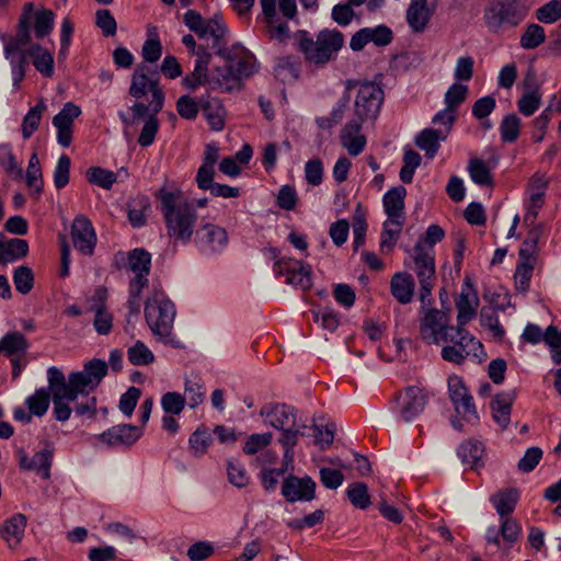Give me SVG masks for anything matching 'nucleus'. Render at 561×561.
I'll return each mask as SVG.
<instances>
[{
  "instance_id": "nucleus-51",
  "label": "nucleus",
  "mask_w": 561,
  "mask_h": 561,
  "mask_svg": "<svg viewBox=\"0 0 561 561\" xmlns=\"http://www.w3.org/2000/svg\"><path fill=\"white\" fill-rule=\"evenodd\" d=\"M127 357L135 366H147L154 362L153 353L141 341H137L127 350Z\"/></svg>"
},
{
  "instance_id": "nucleus-44",
  "label": "nucleus",
  "mask_w": 561,
  "mask_h": 561,
  "mask_svg": "<svg viewBox=\"0 0 561 561\" xmlns=\"http://www.w3.org/2000/svg\"><path fill=\"white\" fill-rule=\"evenodd\" d=\"M522 121L520 118L512 113L503 117L499 130L503 142L513 144L515 142L520 134Z\"/></svg>"
},
{
  "instance_id": "nucleus-13",
  "label": "nucleus",
  "mask_w": 561,
  "mask_h": 561,
  "mask_svg": "<svg viewBox=\"0 0 561 561\" xmlns=\"http://www.w3.org/2000/svg\"><path fill=\"white\" fill-rule=\"evenodd\" d=\"M448 390L456 412L467 422L478 421L473 398L459 377L454 376L448 379Z\"/></svg>"
},
{
  "instance_id": "nucleus-31",
  "label": "nucleus",
  "mask_w": 561,
  "mask_h": 561,
  "mask_svg": "<svg viewBox=\"0 0 561 561\" xmlns=\"http://www.w3.org/2000/svg\"><path fill=\"white\" fill-rule=\"evenodd\" d=\"M28 244L23 239L7 240L0 232V263H9L27 255Z\"/></svg>"
},
{
  "instance_id": "nucleus-64",
  "label": "nucleus",
  "mask_w": 561,
  "mask_h": 561,
  "mask_svg": "<svg viewBox=\"0 0 561 561\" xmlns=\"http://www.w3.org/2000/svg\"><path fill=\"white\" fill-rule=\"evenodd\" d=\"M324 168L319 158L308 160L305 164V179L308 184L318 186L323 181Z\"/></svg>"
},
{
  "instance_id": "nucleus-30",
  "label": "nucleus",
  "mask_w": 561,
  "mask_h": 561,
  "mask_svg": "<svg viewBox=\"0 0 561 561\" xmlns=\"http://www.w3.org/2000/svg\"><path fill=\"white\" fill-rule=\"evenodd\" d=\"M26 517L23 514H15L7 519L0 527V535L10 548L16 547L25 531Z\"/></svg>"
},
{
  "instance_id": "nucleus-52",
  "label": "nucleus",
  "mask_w": 561,
  "mask_h": 561,
  "mask_svg": "<svg viewBox=\"0 0 561 561\" xmlns=\"http://www.w3.org/2000/svg\"><path fill=\"white\" fill-rule=\"evenodd\" d=\"M85 176L91 184L105 190H110L117 180L116 173L100 167H92L88 169Z\"/></svg>"
},
{
  "instance_id": "nucleus-61",
  "label": "nucleus",
  "mask_w": 561,
  "mask_h": 561,
  "mask_svg": "<svg viewBox=\"0 0 561 561\" xmlns=\"http://www.w3.org/2000/svg\"><path fill=\"white\" fill-rule=\"evenodd\" d=\"M210 442L211 436L206 430H196L188 439L190 449L194 456L199 457L206 453Z\"/></svg>"
},
{
  "instance_id": "nucleus-29",
  "label": "nucleus",
  "mask_w": 561,
  "mask_h": 561,
  "mask_svg": "<svg viewBox=\"0 0 561 561\" xmlns=\"http://www.w3.org/2000/svg\"><path fill=\"white\" fill-rule=\"evenodd\" d=\"M447 138V131L442 129L425 128L415 137V145L433 159L440 147L439 142Z\"/></svg>"
},
{
  "instance_id": "nucleus-21",
  "label": "nucleus",
  "mask_w": 561,
  "mask_h": 561,
  "mask_svg": "<svg viewBox=\"0 0 561 561\" xmlns=\"http://www.w3.org/2000/svg\"><path fill=\"white\" fill-rule=\"evenodd\" d=\"M164 104V93L160 91H156L153 93L152 100V113H150L146 119L145 124L141 128L140 135L138 137V144L141 147H149L153 144L156 136L159 130V119L157 118L158 113H160L163 108Z\"/></svg>"
},
{
  "instance_id": "nucleus-42",
  "label": "nucleus",
  "mask_w": 561,
  "mask_h": 561,
  "mask_svg": "<svg viewBox=\"0 0 561 561\" xmlns=\"http://www.w3.org/2000/svg\"><path fill=\"white\" fill-rule=\"evenodd\" d=\"M500 531L503 541V550H510L522 535L520 524L511 516L500 518Z\"/></svg>"
},
{
  "instance_id": "nucleus-60",
  "label": "nucleus",
  "mask_w": 561,
  "mask_h": 561,
  "mask_svg": "<svg viewBox=\"0 0 561 561\" xmlns=\"http://www.w3.org/2000/svg\"><path fill=\"white\" fill-rule=\"evenodd\" d=\"M185 403V398L179 392H167L161 398V407L165 414H181Z\"/></svg>"
},
{
  "instance_id": "nucleus-1",
  "label": "nucleus",
  "mask_w": 561,
  "mask_h": 561,
  "mask_svg": "<svg viewBox=\"0 0 561 561\" xmlns=\"http://www.w3.org/2000/svg\"><path fill=\"white\" fill-rule=\"evenodd\" d=\"M161 213L167 233L173 244H187L192 241L197 221L195 206L179 191L159 192Z\"/></svg>"
},
{
  "instance_id": "nucleus-58",
  "label": "nucleus",
  "mask_w": 561,
  "mask_h": 561,
  "mask_svg": "<svg viewBox=\"0 0 561 561\" xmlns=\"http://www.w3.org/2000/svg\"><path fill=\"white\" fill-rule=\"evenodd\" d=\"M468 94V87L461 83L451 84L445 93L444 103L447 107L457 111L465 102Z\"/></svg>"
},
{
  "instance_id": "nucleus-43",
  "label": "nucleus",
  "mask_w": 561,
  "mask_h": 561,
  "mask_svg": "<svg viewBox=\"0 0 561 561\" xmlns=\"http://www.w3.org/2000/svg\"><path fill=\"white\" fill-rule=\"evenodd\" d=\"M50 400L51 392L49 388H39L34 392V394L26 399V405L31 414L41 417L47 412Z\"/></svg>"
},
{
  "instance_id": "nucleus-22",
  "label": "nucleus",
  "mask_w": 561,
  "mask_h": 561,
  "mask_svg": "<svg viewBox=\"0 0 561 561\" xmlns=\"http://www.w3.org/2000/svg\"><path fill=\"white\" fill-rule=\"evenodd\" d=\"M149 67L146 65H140L136 68L131 84L129 87V94L136 99L142 98L148 91L151 92V96L153 98V93L156 91H160L164 93L161 87L159 85L158 79L154 77H149Z\"/></svg>"
},
{
  "instance_id": "nucleus-17",
  "label": "nucleus",
  "mask_w": 561,
  "mask_h": 561,
  "mask_svg": "<svg viewBox=\"0 0 561 561\" xmlns=\"http://www.w3.org/2000/svg\"><path fill=\"white\" fill-rule=\"evenodd\" d=\"M81 114V108L72 102H67L61 111L54 116L53 125L57 128V141L67 148L72 142L73 121Z\"/></svg>"
},
{
  "instance_id": "nucleus-38",
  "label": "nucleus",
  "mask_w": 561,
  "mask_h": 561,
  "mask_svg": "<svg viewBox=\"0 0 561 561\" xmlns=\"http://www.w3.org/2000/svg\"><path fill=\"white\" fill-rule=\"evenodd\" d=\"M205 393L206 388L201 376L192 374L185 378L183 397L190 408L194 409L204 401Z\"/></svg>"
},
{
  "instance_id": "nucleus-23",
  "label": "nucleus",
  "mask_w": 561,
  "mask_h": 561,
  "mask_svg": "<svg viewBox=\"0 0 561 561\" xmlns=\"http://www.w3.org/2000/svg\"><path fill=\"white\" fill-rule=\"evenodd\" d=\"M478 305L479 298L476 290L471 285L466 283V286L462 288L459 297L456 300V308L458 311L457 324L466 325L469 321H471L477 314Z\"/></svg>"
},
{
  "instance_id": "nucleus-57",
  "label": "nucleus",
  "mask_w": 561,
  "mask_h": 561,
  "mask_svg": "<svg viewBox=\"0 0 561 561\" xmlns=\"http://www.w3.org/2000/svg\"><path fill=\"white\" fill-rule=\"evenodd\" d=\"M13 283L15 289L25 295L28 294L34 285V275L28 266H19L13 273Z\"/></svg>"
},
{
  "instance_id": "nucleus-33",
  "label": "nucleus",
  "mask_w": 561,
  "mask_h": 561,
  "mask_svg": "<svg viewBox=\"0 0 561 561\" xmlns=\"http://www.w3.org/2000/svg\"><path fill=\"white\" fill-rule=\"evenodd\" d=\"M206 36L210 35L213 37V49H215L216 54L220 56H225L228 59H231L230 55L226 51V42L225 36L227 34V27L222 22L221 18L218 15L213 16L211 19L206 21Z\"/></svg>"
},
{
  "instance_id": "nucleus-10",
  "label": "nucleus",
  "mask_w": 561,
  "mask_h": 561,
  "mask_svg": "<svg viewBox=\"0 0 561 561\" xmlns=\"http://www.w3.org/2000/svg\"><path fill=\"white\" fill-rule=\"evenodd\" d=\"M449 316L447 312L432 308L428 309L420 321V334L427 344L440 345L445 337V333H449V329L455 325L449 324Z\"/></svg>"
},
{
  "instance_id": "nucleus-20",
  "label": "nucleus",
  "mask_w": 561,
  "mask_h": 561,
  "mask_svg": "<svg viewBox=\"0 0 561 561\" xmlns=\"http://www.w3.org/2000/svg\"><path fill=\"white\" fill-rule=\"evenodd\" d=\"M260 415L264 416L271 426L279 431L288 426L293 427L297 423L296 409L284 403L265 404L261 409Z\"/></svg>"
},
{
  "instance_id": "nucleus-15",
  "label": "nucleus",
  "mask_w": 561,
  "mask_h": 561,
  "mask_svg": "<svg viewBox=\"0 0 561 561\" xmlns=\"http://www.w3.org/2000/svg\"><path fill=\"white\" fill-rule=\"evenodd\" d=\"M399 414L404 422L414 420L427 404V393L416 386L404 388L398 397Z\"/></svg>"
},
{
  "instance_id": "nucleus-50",
  "label": "nucleus",
  "mask_w": 561,
  "mask_h": 561,
  "mask_svg": "<svg viewBox=\"0 0 561 561\" xmlns=\"http://www.w3.org/2000/svg\"><path fill=\"white\" fill-rule=\"evenodd\" d=\"M546 41V34L539 24H529L520 36L519 44L524 49H535Z\"/></svg>"
},
{
  "instance_id": "nucleus-7",
  "label": "nucleus",
  "mask_w": 561,
  "mask_h": 561,
  "mask_svg": "<svg viewBox=\"0 0 561 561\" xmlns=\"http://www.w3.org/2000/svg\"><path fill=\"white\" fill-rule=\"evenodd\" d=\"M413 266H410L416 274L420 291L419 297L423 305L432 304V290L435 285V259L434 250L425 248L422 241H417L411 253Z\"/></svg>"
},
{
  "instance_id": "nucleus-4",
  "label": "nucleus",
  "mask_w": 561,
  "mask_h": 561,
  "mask_svg": "<svg viewBox=\"0 0 561 561\" xmlns=\"http://www.w3.org/2000/svg\"><path fill=\"white\" fill-rule=\"evenodd\" d=\"M299 35V49L305 59L317 66H324L335 59L344 45V35L337 30L324 28L317 34L316 41L306 31H300Z\"/></svg>"
},
{
  "instance_id": "nucleus-53",
  "label": "nucleus",
  "mask_w": 561,
  "mask_h": 561,
  "mask_svg": "<svg viewBox=\"0 0 561 561\" xmlns=\"http://www.w3.org/2000/svg\"><path fill=\"white\" fill-rule=\"evenodd\" d=\"M26 184L34 190L36 195H39L43 191L42 169L36 153H33L28 161Z\"/></svg>"
},
{
  "instance_id": "nucleus-34",
  "label": "nucleus",
  "mask_w": 561,
  "mask_h": 561,
  "mask_svg": "<svg viewBox=\"0 0 561 561\" xmlns=\"http://www.w3.org/2000/svg\"><path fill=\"white\" fill-rule=\"evenodd\" d=\"M467 170L473 183L479 186L493 187L494 180L489 162L479 158H471L468 162Z\"/></svg>"
},
{
  "instance_id": "nucleus-19",
  "label": "nucleus",
  "mask_w": 561,
  "mask_h": 561,
  "mask_svg": "<svg viewBox=\"0 0 561 561\" xmlns=\"http://www.w3.org/2000/svg\"><path fill=\"white\" fill-rule=\"evenodd\" d=\"M142 436V428L131 424L112 426L99 435V440L107 446H131Z\"/></svg>"
},
{
  "instance_id": "nucleus-8",
  "label": "nucleus",
  "mask_w": 561,
  "mask_h": 561,
  "mask_svg": "<svg viewBox=\"0 0 561 561\" xmlns=\"http://www.w3.org/2000/svg\"><path fill=\"white\" fill-rule=\"evenodd\" d=\"M47 380L54 404L53 415L57 421L66 422L72 412L69 402L76 401L80 394L66 383V376L55 366L47 369Z\"/></svg>"
},
{
  "instance_id": "nucleus-47",
  "label": "nucleus",
  "mask_w": 561,
  "mask_h": 561,
  "mask_svg": "<svg viewBox=\"0 0 561 561\" xmlns=\"http://www.w3.org/2000/svg\"><path fill=\"white\" fill-rule=\"evenodd\" d=\"M346 495L352 505L359 510H366L371 503L368 486L364 482L351 483Z\"/></svg>"
},
{
  "instance_id": "nucleus-18",
  "label": "nucleus",
  "mask_w": 561,
  "mask_h": 561,
  "mask_svg": "<svg viewBox=\"0 0 561 561\" xmlns=\"http://www.w3.org/2000/svg\"><path fill=\"white\" fill-rule=\"evenodd\" d=\"M316 482L310 477L288 476L284 479L282 494L288 502L311 501L314 499Z\"/></svg>"
},
{
  "instance_id": "nucleus-3",
  "label": "nucleus",
  "mask_w": 561,
  "mask_h": 561,
  "mask_svg": "<svg viewBox=\"0 0 561 561\" xmlns=\"http://www.w3.org/2000/svg\"><path fill=\"white\" fill-rule=\"evenodd\" d=\"M176 314L174 304L168 298L160 284H153L145 301V318L152 334L164 343H171L173 322Z\"/></svg>"
},
{
  "instance_id": "nucleus-39",
  "label": "nucleus",
  "mask_w": 561,
  "mask_h": 561,
  "mask_svg": "<svg viewBox=\"0 0 561 561\" xmlns=\"http://www.w3.org/2000/svg\"><path fill=\"white\" fill-rule=\"evenodd\" d=\"M201 108L213 130L224 129L226 111L218 99L214 98L205 101Z\"/></svg>"
},
{
  "instance_id": "nucleus-40",
  "label": "nucleus",
  "mask_w": 561,
  "mask_h": 561,
  "mask_svg": "<svg viewBox=\"0 0 561 561\" xmlns=\"http://www.w3.org/2000/svg\"><path fill=\"white\" fill-rule=\"evenodd\" d=\"M35 69L44 77L50 78L54 73L53 55L39 45H33L30 49Z\"/></svg>"
},
{
  "instance_id": "nucleus-14",
  "label": "nucleus",
  "mask_w": 561,
  "mask_h": 561,
  "mask_svg": "<svg viewBox=\"0 0 561 561\" xmlns=\"http://www.w3.org/2000/svg\"><path fill=\"white\" fill-rule=\"evenodd\" d=\"M71 240L73 247L83 255L91 256L96 245V233L91 220L84 215L75 217L71 225Z\"/></svg>"
},
{
  "instance_id": "nucleus-48",
  "label": "nucleus",
  "mask_w": 561,
  "mask_h": 561,
  "mask_svg": "<svg viewBox=\"0 0 561 561\" xmlns=\"http://www.w3.org/2000/svg\"><path fill=\"white\" fill-rule=\"evenodd\" d=\"M128 266L134 273L149 274L151 268V254L145 249H134L128 252Z\"/></svg>"
},
{
  "instance_id": "nucleus-59",
  "label": "nucleus",
  "mask_w": 561,
  "mask_h": 561,
  "mask_svg": "<svg viewBox=\"0 0 561 561\" xmlns=\"http://www.w3.org/2000/svg\"><path fill=\"white\" fill-rule=\"evenodd\" d=\"M536 19L541 23H554L561 19V0H551L536 10Z\"/></svg>"
},
{
  "instance_id": "nucleus-24",
  "label": "nucleus",
  "mask_w": 561,
  "mask_h": 561,
  "mask_svg": "<svg viewBox=\"0 0 561 561\" xmlns=\"http://www.w3.org/2000/svg\"><path fill=\"white\" fill-rule=\"evenodd\" d=\"M390 293L399 304H410L415 294L413 276L407 272L394 273L390 279Z\"/></svg>"
},
{
  "instance_id": "nucleus-11",
  "label": "nucleus",
  "mask_w": 561,
  "mask_h": 561,
  "mask_svg": "<svg viewBox=\"0 0 561 561\" xmlns=\"http://www.w3.org/2000/svg\"><path fill=\"white\" fill-rule=\"evenodd\" d=\"M274 273L286 276V284L308 290L312 286L311 266L290 257L278 259L274 263Z\"/></svg>"
},
{
  "instance_id": "nucleus-35",
  "label": "nucleus",
  "mask_w": 561,
  "mask_h": 561,
  "mask_svg": "<svg viewBox=\"0 0 561 561\" xmlns=\"http://www.w3.org/2000/svg\"><path fill=\"white\" fill-rule=\"evenodd\" d=\"M28 346L27 340L19 331L8 332L0 339V353L5 356L25 355Z\"/></svg>"
},
{
  "instance_id": "nucleus-62",
  "label": "nucleus",
  "mask_w": 561,
  "mask_h": 561,
  "mask_svg": "<svg viewBox=\"0 0 561 561\" xmlns=\"http://www.w3.org/2000/svg\"><path fill=\"white\" fill-rule=\"evenodd\" d=\"M70 165L71 161L67 154H62L56 164L54 170V184L57 190L64 188L70 179Z\"/></svg>"
},
{
  "instance_id": "nucleus-32",
  "label": "nucleus",
  "mask_w": 561,
  "mask_h": 561,
  "mask_svg": "<svg viewBox=\"0 0 561 561\" xmlns=\"http://www.w3.org/2000/svg\"><path fill=\"white\" fill-rule=\"evenodd\" d=\"M514 392L499 393L491 402L493 420L502 427L506 428L511 421V410L514 401Z\"/></svg>"
},
{
  "instance_id": "nucleus-9",
  "label": "nucleus",
  "mask_w": 561,
  "mask_h": 561,
  "mask_svg": "<svg viewBox=\"0 0 561 561\" xmlns=\"http://www.w3.org/2000/svg\"><path fill=\"white\" fill-rule=\"evenodd\" d=\"M107 371L108 365L105 360L93 358L84 363L82 370L71 371L66 377V383L80 396H89L99 387Z\"/></svg>"
},
{
  "instance_id": "nucleus-49",
  "label": "nucleus",
  "mask_w": 561,
  "mask_h": 561,
  "mask_svg": "<svg viewBox=\"0 0 561 561\" xmlns=\"http://www.w3.org/2000/svg\"><path fill=\"white\" fill-rule=\"evenodd\" d=\"M45 110L46 105L44 102H39L28 110L22 123V135L24 139H28L38 128L42 115Z\"/></svg>"
},
{
  "instance_id": "nucleus-16",
  "label": "nucleus",
  "mask_w": 561,
  "mask_h": 561,
  "mask_svg": "<svg viewBox=\"0 0 561 561\" xmlns=\"http://www.w3.org/2000/svg\"><path fill=\"white\" fill-rule=\"evenodd\" d=\"M16 456L22 470L36 471L46 480L50 478V467L54 458V448L50 445L36 451L32 458L23 448L16 450Z\"/></svg>"
},
{
  "instance_id": "nucleus-26",
  "label": "nucleus",
  "mask_w": 561,
  "mask_h": 561,
  "mask_svg": "<svg viewBox=\"0 0 561 561\" xmlns=\"http://www.w3.org/2000/svg\"><path fill=\"white\" fill-rule=\"evenodd\" d=\"M432 14L427 0H411L407 10V22L414 33H422L427 27Z\"/></svg>"
},
{
  "instance_id": "nucleus-63",
  "label": "nucleus",
  "mask_w": 561,
  "mask_h": 561,
  "mask_svg": "<svg viewBox=\"0 0 561 561\" xmlns=\"http://www.w3.org/2000/svg\"><path fill=\"white\" fill-rule=\"evenodd\" d=\"M273 434L271 432L263 434H252L248 437L243 453L247 455H255L272 443Z\"/></svg>"
},
{
  "instance_id": "nucleus-28",
  "label": "nucleus",
  "mask_w": 561,
  "mask_h": 561,
  "mask_svg": "<svg viewBox=\"0 0 561 561\" xmlns=\"http://www.w3.org/2000/svg\"><path fill=\"white\" fill-rule=\"evenodd\" d=\"M519 500V492L516 488H505L496 491L490 496V502L494 506L500 518L510 516Z\"/></svg>"
},
{
  "instance_id": "nucleus-25",
  "label": "nucleus",
  "mask_w": 561,
  "mask_h": 561,
  "mask_svg": "<svg viewBox=\"0 0 561 561\" xmlns=\"http://www.w3.org/2000/svg\"><path fill=\"white\" fill-rule=\"evenodd\" d=\"M362 125L350 119L341 130V145L353 157L360 154L366 147V137L359 134Z\"/></svg>"
},
{
  "instance_id": "nucleus-27",
  "label": "nucleus",
  "mask_w": 561,
  "mask_h": 561,
  "mask_svg": "<svg viewBox=\"0 0 561 561\" xmlns=\"http://www.w3.org/2000/svg\"><path fill=\"white\" fill-rule=\"evenodd\" d=\"M405 195L407 190L402 185L392 187L383 195L385 211L393 224L401 225L397 219L403 216Z\"/></svg>"
},
{
  "instance_id": "nucleus-37",
  "label": "nucleus",
  "mask_w": 561,
  "mask_h": 561,
  "mask_svg": "<svg viewBox=\"0 0 561 561\" xmlns=\"http://www.w3.org/2000/svg\"><path fill=\"white\" fill-rule=\"evenodd\" d=\"M306 425H295V426H288L286 428L280 430V435L278 437V443L282 445L284 449V462L287 465L294 463L295 458V451L294 447L298 443L299 435H304L302 428H305Z\"/></svg>"
},
{
  "instance_id": "nucleus-36",
  "label": "nucleus",
  "mask_w": 561,
  "mask_h": 561,
  "mask_svg": "<svg viewBox=\"0 0 561 561\" xmlns=\"http://www.w3.org/2000/svg\"><path fill=\"white\" fill-rule=\"evenodd\" d=\"M209 83L217 84L221 91L230 92L234 89H240L241 78L237 76V71L230 64L225 67L217 68Z\"/></svg>"
},
{
  "instance_id": "nucleus-55",
  "label": "nucleus",
  "mask_w": 561,
  "mask_h": 561,
  "mask_svg": "<svg viewBox=\"0 0 561 561\" xmlns=\"http://www.w3.org/2000/svg\"><path fill=\"white\" fill-rule=\"evenodd\" d=\"M34 33L37 38H43L53 31L55 20L53 11L41 10L34 14Z\"/></svg>"
},
{
  "instance_id": "nucleus-6",
  "label": "nucleus",
  "mask_w": 561,
  "mask_h": 561,
  "mask_svg": "<svg viewBox=\"0 0 561 561\" xmlns=\"http://www.w3.org/2000/svg\"><path fill=\"white\" fill-rule=\"evenodd\" d=\"M440 356L445 362L461 365L468 357H474L479 360L485 358L482 343L477 340L465 325H455L449 329V333H445L442 341Z\"/></svg>"
},
{
  "instance_id": "nucleus-2",
  "label": "nucleus",
  "mask_w": 561,
  "mask_h": 561,
  "mask_svg": "<svg viewBox=\"0 0 561 561\" xmlns=\"http://www.w3.org/2000/svg\"><path fill=\"white\" fill-rule=\"evenodd\" d=\"M529 11V0H489L483 20L488 31L499 35L517 27Z\"/></svg>"
},
{
  "instance_id": "nucleus-12",
  "label": "nucleus",
  "mask_w": 561,
  "mask_h": 561,
  "mask_svg": "<svg viewBox=\"0 0 561 561\" xmlns=\"http://www.w3.org/2000/svg\"><path fill=\"white\" fill-rule=\"evenodd\" d=\"M229 242L228 232L225 228L206 222L202 225L194 234V243L204 254H215L221 252Z\"/></svg>"
},
{
  "instance_id": "nucleus-41",
  "label": "nucleus",
  "mask_w": 561,
  "mask_h": 561,
  "mask_svg": "<svg viewBox=\"0 0 561 561\" xmlns=\"http://www.w3.org/2000/svg\"><path fill=\"white\" fill-rule=\"evenodd\" d=\"M234 56L237 60L231 65L241 79L252 76L257 70L254 56L242 46L234 47Z\"/></svg>"
},
{
  "instance_id": "nucleus-46",
  "label": "nucleus",
  "mask_w": 561,
  "mask_h": 561,
  "mask_svg": "<svg viewBox=\"0 0 561 561\" xmlns=\"http://www.w3.org/2000/svg\"><path fill=\"white\" fill-rule=\"evenodd\" d=\"M91 309L94 311L95 331L101 335H107L113 328V314L106 309L104 302H98Z\"/></svg>"
},
{
  "instance_id": "nucleus-56",
  "label": "nucleus",
  "mask_w": 561,
  "mask_h": 561,
  "mask_svg": "<svg viewBox=\"0 0 561 561\" xmlns=\"http://www.w3.org/2000/svg\"><path fill=\"white\" fill-rule=\"evenodd\" d=\"M534 264L533 262H522L516 266L514 274L515 289L522 294H525L529 289V283L533 276Z\"/></svg>"
},
{
  "instance_id": "nucleus-54",
  "label": "nucleus",
  "mask_w": 561,
  "mask_h": 561,
  "mask_svg": "<svg viewBox=\"0 0 561 561\" xmlns=\"http://www.w3.org/2000/svg\"><path fill=\"white\" fill-rule=\"evenodd\" d=\"M541 94L539 91H525L517 101V108L524 116H531L540 107Z\"/></svg>"
},
{
  "instance_id": "nucleus-45",
  "label": "nucleus",
  "mask_w": 561,
  "mask_h": 561,
  "mask_svg": "<svg viewBox=\"0 0 561 561\" xmlns=\"http://www.w3.org/2000/svg\"><path fill=\"white\" fill-rule=\"evenodd\" d=\"M484 447L481 442L474 439H468L462 443L457 454L463 463L476 466L482 458Z\"/></svg>"
},
{
  "instance_id": "nucleus-5",
  "label": "nucleus",
  "mask_w": 561,
  "mask_h": 561,
  "mask_svg": "<svg viewBox=\"0 0 561 561\" xmlns=\"http://www.w3.org/2000/svg\"><path fill=\"white\" fill-rule=\"evenodd\" d=\"M352 90H356V94L351 121L360 124L376 121L385 99L382 88L374 81L346 80L345 93Z\"/></svg>"
}]
</instances>
